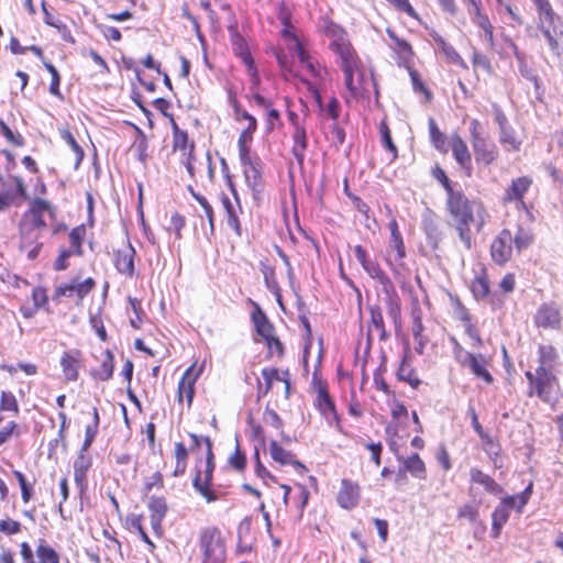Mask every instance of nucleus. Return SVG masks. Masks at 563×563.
I'll return each instance as SVG.
<instances>
[{"mask_svg": "<svg viewBox=\"0 0 563 563\" xmlns=\"http://www.w3.org/2000/svg\"><path fill=\"white\" fill-rule=\"evenodd\" d=\"M532 234L529 231L518 228L515 235H512V245L518 252H521L532 243Z\"/></svg>", "mask_w": 563, "mask_h": 563, "instance_id": "obj_40", "label": "nucleus"}, {"mask_svg": "<svg viewBox=\"0 0 563 563\" xmlns=\"http://www.w3.org/2000/svg\"><path fill=\"white\" fill-rule=\"evenodd\" d=\"M174 148L181 150V151H186L187 148L190 150V144L188 143L187 133L184 131H180L176 125H175V132H174Z\"/></svg>", "mask_w": 563, "mask_h": 563, "instance_id": "obj_54", "label": "nucleus"}, {"mask_svg": "<svg viewBox=\"0 0 563 563\" xmlns=\"http://www.w3.org/2000/svg\"><path fill=\"white\" fill-rule=\"evenodd\" d=\"M196 379L197 375H194V367L191 366L185 371L178 383V401L181 402L185 397L188 407L192 404Z\"/></svg>", "mask_w": 563, "mask_h": 563, "instance_id": "obj_18", "label": "nucleus"}, {"mask_svg": "<svg viewBox=\"0 0 563 563\" xmlns=\"http://www.w3.org/2000/svg\"><path fill=\"white\" fill-rule=\"evenodd\" d=\"M236 119H243L247 121V126L241 132L239 140L252 141L253 133L256 131L257 122L256 119L245 110H240L235 107Z\"/></svg>", "mask_w": 563, "mask_h": 563, "instance_id": "obj_28", "label": "nucleus"}, {"mask_svg": "<svg viewBox=\"0 0 563 563\" xmlns=\"http://www.w3.org/2000/svg\"><path fill=\"white\" fill-rule=\"evenodd\" d=\"M471 482L482 485L484 489L495 496L503 493V487L488 474H485L478 468H471L470 471Z\"/></svg>", "mask_w": 563, "mask_h": 563, "instance_id": "obj_19", "label": "nucleus"}, {"mask_svg": "<svg viewBox=\"0 0 563 563\" xmlns=\"http://www.w3.org/2000/svg\"><path fill=\"white\" fill-rule=\"evenodd\" d=\"M96 286L93 278L88 277L85 280L73 278L69 283L60 284L56 287L53 299L58 300L60 297H73L76 295L78 300H82Z\"/></svg>", "mask_w": 563, "mask_h": 563, "instance_id": "obj_7", "label": "nucleus"}, {"mask_svg": "<svg viewBox=\"0 0 563 563\" xmlns=\"http://www.w3.org/2000/svg\"><path fill=\"white\" fill-rule=\"evenodd\" d=\"M324 33L331 40L330 47L339 57L344 74L345 87L355 97L362 87L364 74L358 69V58L347 38V34L332 22L325 24Z\"/></svg>", "mask_w": 563, "mask_h": 563, "instance_id": "obj_1", "label": "nucleus"}, {"mask_svg": "<svg viewBox=\"0 0 563 563\" xmlns=\"http://www.w3.org/2000/svg\"><path fill=\"white\" fill-rule=\"evenodd\" d=\"M386 32L390 40L389 47L398 55V64L408 63L412 57L411 45L406 40L399 37L391 29H387Z\"/></svg>", "mask_w": 563, "mask_h": 563, "instance_id": "obj_16", "label": "nucleus"}, {"mask_svg": "<svg viewBox=\"0 0 563 563\" xmlns=\"http://www.w3.org/2000/svg\"><path fill=\"white\" fill-rule=\"evenodd\" d=\"M402 462L404 470L406 472H409L413 477H417L419 479L426 478V465L417 453L402 460Z\"/></svg>", "mask_w": 563, "mask_h": 563, "instance_id": "obj_27", "label": "nucleus"}, {"mask_svg": "<svg viewBox=\"0 0 563 563\" xmlns=\"http://www.w3.org/2000/svg\"><path fill=\"white\" fill-rule=\"evenodd\" d=\"M429 132H430V139L433 144V146L442 152H448V142H446V135L442 133L435 123V120L433 118L429 119Z\"/></svg>", "mask_w": 563, "mask_h": 563, "instance_id": "obj_29", "label": "nucleus"}, {"mask_svg": "<svg viewBox=\"0 0 563 563\" xmlns=\"http://www.w3.org/2000/svg\"><path fill=\"white\" fill-rule=\"evenodd\" d=\"M36 555L40 563H59L58 553L49 545L45 543V540H40V544L36 548Z\"/></svg>", "mask_w": 563, "mask_h": 563, "instance_id": "obj_33", "label": "nucleus"}, {"mask_svg": "<svg viewBox=\"0 0 563 563\" xmlns=\"http://www.w3.org/2000/svg\"><path fill=\"white\" fill-rule=\"evenodd\" d=\"M475 159L477 164L484 166L490 165L498 156V148L494 142L488 139H477L472 143Z\"/></svg>", "mask_w": 563, "mask_h": 563, "instance_id": "obj_10", "label": "nucleus"}, {"mask_svg": "<svg viewBox=\"0 0 563 563\" xmlns=\"http://www.w3.org/2000/svg\"><path fill=\"white\" fill-rule=\"evenodd\" d=\"M59 134H60V137L70 146V148L76 154L75 167L77 168L80 165L81 161L84 159V156H85L84 150L77 143V141L75 140V137L70 133V131L63 129V130H59Z\"/></svg>", "mask_w": 563, "mask_h": 563, "instance_id": "obj_37", "label": "nucleus"}, {"mask_svg": "<svg viewBox=\"0 0 563 563\" xmlns=\"http://www.w3.org/2000/svg\"><path fill=\"white\" fill-rule=\"evenodd\" d=\"M186 224L185 218L178 212H174L169 220V225L167 228L168 231H173L176 234L177 239L181 238V230Z\"/></svg>", "mask_w": 563, "mask_h": 563, "instance_id": "obj_50", "label": "nucleus"}, {"mask_svg": "<svg viewBox=\"0 0 563 563\" xmlns=\"http://www.w3.org/2000/svg\"><path fill=\"white\" fill-rule=\"evenodd\" d=\"M194 487L206 498L208 503L214 501L218 499L217 495L211 492L207 484H202L200 479V473L196 475L194 478Z\"/></svg>", "mask_w": 563, "mask_h": 563, "instance_id": "obj_51", "label": "nucleus"}, {"mask_svg": "<svg viewBox=\"0 0 563 563\" xmlns=\"http://www.w3.org/2000/svg\"><path fill=\"white\" fill-rule=\"evenodd\" d=\"M316 404H317L318 409L320 410V412L323 416L329 417L330 415H334L335 413L334 404L331 400V398H330V396L328 394L327 388L323 387V386H320L318 388V395H317Z\"/></svg>", "mask_w": 563, "mask_h": 563, "instance_id": "obj_31", "label": "nucleus"}, {"mask_svg": "<svg viewBox=\"0 0 563 563\" xmlns=\"http://www.w3.org/2000/svg\"><path fill=\"white\" fill-rule=\"evenodd\" d=\"M252 320L254 322L257 334L261 335L265 341L274 335V327L268 321L266 314L261 310L260 307H256L255 311L252 312Z\"/></svg>", "mask_w": 563, "mask_h": 563, "instance_id": "obj_24", "label": "nucleus"}, {"mask_svg": "<svg viewBox=\"0 0 563 563\" xmlns=\"http://www.w3.org/2000/svg\"><path fill=\"white\" fill-rule=\"evenodd\" d=\"M143 516L142 515H130L126 518V522L131 529H134L137 531L142 538V540L151 545H153L152 541L150 540L147 533L145 532L143 525H142Z\"/></svg>", "mask_w": 563, "mask_h": 563, "instance_id": "obj_43", "label": "nucleus"}, {"mask_svg": "<svg viewBox=\"0 0 563 563\" xmlns=\"http://www.w3.org/2000/svg\"><path fill=\"white\" fill-rule=\"evenodd\" d=\"M432 175H433V177H434L438 181H440V183L442 184V186H443V187H444V189H445L446 195H449L450 192H452V191L456 190V189L452 186V184H451L450 179L448 178V176H446L445 172H444L441 167L437 166V167L433 169Z\"/></svg>", "mask_w": 563, "mask_h": 563, "instance_id": "obj_57", "label": "nucleus"}, {"mask_svg": "<svg viewBox=\"0 0 563 563\" xmlns=\"http://www.w3.org/2000/svg\"><path fill=\"white\" fill-rule=\"evenodd\" d=\"M472 291L477 299H483L489 294L488 282L485 277H476L472 283Z\"/></svg>", "mask_w": 563, "mask_h": 563, "instance_id": "obj_47", "label": "nucleus"}, {"mask_svg": "<svg viewBox=\"0 0 563 563\" xmlns=\"http://www.w3.org/2000/svg\"><path fill=\"white\" fill-rule=\"evenodd\" d=\"M516 500V497L508 496L495 508L492 515V530L495 538L499 536L501 527L507 522L509 518V510L515 506Z\"/></svg>", "mask_w": 563, "mask_h": 563, "instance_id": "obj_14", "label": "nucleus"}, {"mask_svg": "<svg viewBox=\"0 0 563 563\" xmlns=\"http://www.w3.org/2000/svg\"><path fill=\"white\" fill-rule=\"evenodd\" d=\"M539 366L547 367L551 365L558 357V352L554 346L549 344H541L538 349Z\"/></svg>", "mask_w": 563, "mask_h": 563, "instance_id": "obj_39", "label": "nucleus"}, {"mask_svg": "<svg viewBox=\"0 0 563 563\" xmlns=\"http://www.w3.org/2000/svg\"><path fill=\"white\" fill-rule=\"evenodd\" d=\"M0 532L8 536L16 534L21 532V523L13 519H5L0 521Z\"/></svg>", "mask_w": 563, "mask_h": 563, "instance_id": "obj_55", "label": "nucleus"}, {"mask_svg": "<svg viewBox=\"0 0 563 563\" xmlns=\"http://www.w3.org/2000/svg\"><path fill=\"white\" fill-rule=\"evenodd\" d=\"M371 312V323L372 327L375 328L379 332L380 340L387 339V332L384 324V318L380 307L372 306L369 308Z\"/></svg>", "mask_w": 563, "mask_h": 563, "instance_id": "obj_36", "label": "nucleus"}, {"mask_svg": "<svg viewBox=\"0 0 563 563\" xmlns=\"http://www.w3.org/2000/svg\"><path fill=\"white\" fill-rule=\"evenodd\" d=\"M539 13V29L552 51L559 46L563 37V24L561 19L553 12L550 2H536Z\"/></svg>", "mask_w": 563, "mask_h": 563, "instance_id": "obj_4", "label": "nucleus"}, {"mask_svg": "<svg viewBox=\"0 0 563 563\" xmlns=\"http://www.w3.org/2000/svg\"><path fill=\"white\" fill-rule=\"evenodd\" d=\"M13 475L19 482L23 501L27 503L31 499V488L26 484L24 475L20 471H13Z\"/></svg>", "mask_w": 563, "mask_h": 563, "instance_id": "obj_62", "label": "nucleus"}, {"mask_svg": "<svg viewBox=\"0 0 563 563\" xmlns=\"http://www.w3.org/2000/svg\"><path fill=\"white\" fill-rule=\"evenodd\" d=\"M470 13L473 14V21L484 31L490 26H493L486 15H483L479 12V8L477 2H472L470 7Z\"/></svg>", "mask_w": 563, "mask_h": 563, "instance_id": "obj_49", "label": "nucleus"}, {"mask_svg": "<svg viewBox=\"0 0 563 563\" xmlns=\"http://www.w3.org/2000/svg\"><path fill=\"white\" fill-rule=\"evenodd\" d=\"M360 499V486L350 479H342L338 504L345 509L354 508Z\"/></svg>", "mask_w": 563, "mask_h": 563, "instance_id": "obj_11", "label": "nucleus"}, {"mask_svg": "<svg viewBox=\"0 0 563 563\" xmlns=\"http://www.w3.org/2000/svg\"><path fill=\"white\" fill-rule=\"evenodd\" d=\"M390 247L396 251L397 258L401 260L406 256L405 244L395 221L390 223Z\"/></svg>", "mask_w": 563, "mask_h": 563, "instance_id": "obj_34", "label": "nucleus"}, {"mask_svg": "<svg viewBox=\"0 0 563 563\" xmlns=\"http://www.w3.org/2000/svg\"><path fill=\"white\" fill-rule=\"evenodd\" d=\"M397 377L398 379L408 383L413 388H418V386L421 384V380L418 378L416 371L408 362L407 355H405L401 361V364L397 371Z\"/></svg>", "mask_w": 563, "mask_h": 563, "instance_id": "obj_26", "label": "nucleus"}, {"mask_svg": "<svg viewBox=\"0 0 563 563\" xmlns=\"http://www.w3.org/2000/svg\"><path fill=\"white\" fill-rule=\"evenodd\" d=\"M221 202L227 213V223L235 232L238 236L242 235V228L238 217V211L230 198L222 195Z\"/></svg>", "mask_w": 563, "mask_h": 563, "instance_id": "obj_25", "label": "nucleus"}, {"mask_svg": "<svg viewBox=\"0 0 563 563\" xmlns=\"http://www.w3.org/2000/svg\"><path fill=\"white\" fill-rule=\"evenodd\" d=\"M536 324L541 328H556L560 325L561 316L559 308L553 303L542 305L534 317Z\"/></svg>", "mask_w": 563, "mask_h": 563, "instance_id": "obj_13", "label": "nucleus"}, {"mask_svg": "<svg viewBox=\"0 0 563 563\" xmlns=\"http://www.w3.org/2000/svg\"><path fill=\"white\" fill-rule=\"evenodd\" d=\"M82 355L79 350H69L64 352L60 357V367L67 382L78 379V371L81 366Z\"/></svg>", "mask_w": 563, "mask_h": 563, "instance_id": "obj_9", "label": "nucleus"}, {"mask_svg": "<svg viewBox=\"0 0 563 563\" xmlns=\"http://www.w3.org/2000/svg\"><path fill=\"white\" fill-rule=\"evenodd\" d=\"M294 145L292 154L297 162L302 165L305 161V153L307 150V132L301 125L295 124V132L292 134Z\"/></svg>", "mask_w": 563, "mask_h": 563, "instance_id": "obj_21", "label": "nucleus"}, {"mask_svg": "<svg viewBox=\"0 0 563 563\" xmlns=\"http://www.w3.org/2000/svg\"><path fill=\"white\" fill-rule=\"evenodd\" d=\"M363 268L372 278L377 279L382 285H390L389 277L379 268V266L374 261L371 260L363 266Z\"/></svg>", "mask_w": 563, "mask_h": 563, "instance_id": "obj_42", "label": "nucleus"}, {"mask_svg": "<svg viewBox=\"0 0 563 563\" xmlns=\"http://www.w3.org/2000/svg\"><path fill=\"white\" fill-rule=\"evenodd\" d=\"M260 163L243 169L247 185L255 190L261 185Z\"/></svg>", "mask_w": 563, "mask_h": 563, "instance_id": "obj_44", "label": "nucleus"}, {"mask_svg": "<svg viewBox=\"0 0 563 563\" xmlns=\"http://www.w3.org/2000/svg\"><path fill=\"white\" fill-rule=\"evenodd\" d=\"M89 466H90L89 460L84 455V452L80 451L79 456L77 457V460L74 463L76 478H78L79 475L85 476Z\"/></svg>", "mask_w": 563, "mask_h": 563, "instance_id": "obj_59", "label": "nucleus"}, {"mask_svg": "<svg viewBox=\"0 0 563 563\" xmlns=\"http://www.w3.org/2000/svg\"><path fill=\"white\" fill-rule=\"evenodd\" d=\"M0 409L2 411H13L15 413L19 411L18 401L12 393H1Z\"/></svg>", "mask_w": 563, "mask_h": 563, "instance_id": "obj_48", "label": "nucleus"}, {"mask_svg": "<svg viewBox=\"0 0 563 563\" xmlns=\"http://www.w3.org/2000/svg\"><path fill=\"white\" fill-rule=\"evenodd\" d=\"M264 420L266 423L271 424L273 428L277 429V430H282L283 429V420L282 418L278 416V413L271 409V408H266L265 411H264Z\"/></svg>", "mask_w": 563, "mask_h": 563, "instance_id": "obj_58", "label": "nucleus"}, {"mask_svg": "<svg viewBox=\"0 0 563 563\" xmlns=\"http://www.w3.org/2000/svg\"><path fill=\"white\" fill-rule=\"evenodd\" d=\"M289 49L297 54L299 62L303 66L311 59L308 53L305 51L300 40H295V45H289Z\"/></svg>", "mask_w": 563, "mask_h": 563, "instance_id": "obj_63", "label": "nucleus"}, {"mask_svg": "<svg viewBox=\"0 0 563 563\" xmlns=\"http://www.w3.org/2000/svg\"><path fill=\"white\" fill-rule=\"evenodd\" d=\"M43 64L52 76L51 85H49V92L52 95H54L55 97L63 99V95L60 93V90H59L60 77H59V74H58L56 67L46 60H44Z\"/></svg>", "mask_w": 563, "mask_h": 563, "instance_id": "obj_41", "label": "nucleus"}, {"mask_svg": "<svg viewBox=\"0 0 563 563\" xmlns=\"http://www.w3.org/2000/svg\"><path fill=\"white\" fill-rule=\"evenodd\" d=\"M189 190H190L192 197L196 199V201L202 207V211H205L206 217L208 218L210 229H211V231H213L214 230V218H213V209H212L211 205L208 202V200L203 196L196 194L191 187L189 188Z\"/></svg>", "mask_w": 563, "mask_h": 563, "instance_id": "obj_45", "label": "nucleus"}, {"mask_svg": "<svg viewBox=\"0 0 563 563\" xmlns=\"http://www.w3.org/2000/svg\"><path fill=\"white\" fill-rule=\"evenodd\" d=\"M423 228H424L428 239L430 241H432L434 244H437L441 234H440L438 224L433 221V219H431V218L424 219Z\"/></svg>", "mask_w": 563, "mask_h": 563, "instance_id": "obj_52", "label": "nucleus"}, {"mask_svg": "<svg viewBox=\"0 0 563 563\" xmlns=\"http://www.w3.org/2000/svg\"><path fill=\"white\" fill-rule=\"evenodd\" d=\"M471 369V372L477 377L483 379L487 384H492L494 378L487 369V360L483 354L472 353L467 356V360L462 364Z\"/></svg>", "mask_w": 563, "mask_h": 563, "instance_id": "obj_15", "label": "nucleus"}, {"mask_svg": "<svg viewBox=\"0 0 563 563\" xmlns=\"http://www.w3.org/2000/svg\"><path fill=\"white\" fill-rule=\"evenodd\" d=\"M279 20L284 25V29L282 31L283 36L291 42L289 45H295V40L299 38L292 31L294 27L290 23V12L285 5L280 8Z\"/></svg>", "mask_w": 563, "mask_h": 563, "instance_id": "obj_35", "label": "nucleus"}, {"mask_svg": "<svg viewBox=\"0 0 563 563\" xmlns=\"http://www.w3.org/2000/svg\"><path fill=\"white\" fill-rule=\"evenodd\" d=\"M499 142L507 151H519L520 142L515 136V131L511 126L500 130Z\"/></svg>", "mask_w": 563, "mask_h": 563, "instance_id": "obj_38", "label": "nucleus"}, {"mask_svg": "<svg viewBox=\"0 0 563 563\" xmlns=\"http://www.w3.org/2000/svg\"><path fill=\"white\" fill-rule=\"evenodd\" d=\"M134 255L135 250L128 243V245L114 252V266L120 274L129 277L134 275Z\"/></svg>", "mask_w": 563, "mask_h": 563, "instance_id": "obj_12", "label": "nucleus"}, {"mask_svg": "<svg viewBox=\"0 0 563 563\" xmlns=\"http://www.w3.org/2000/svg\"><path fill=\"white\" fill-rule=\"evenodd\" d=\"M114 368L113 355L107 350L104 352V358L98 369L93 372V376L102 382L109 380L112 377Z\"/></svg>", "mask_w": 563, "mask_h": 563, "instance_id": "obj_32", "label": "nucleus"}, {"mask_svg": "<svg viewBox=\"0 0 563 563\" xmlns=\"http://www.w3.org/2000/svg\"><path fill=\"white\" fill-rule=\"evenodd\" d=\"M262 377L265 380V390L264 394H267L273 386L274 379H279V373L276 368H263L262 369Z\"/></svg>", "mask_w": 563, "mask_h": 563, "instance_id": "obj_60", "label": "nucleus"}, {"mask_svg": "<svg viewBox=\"0 0 563 563\" xmlns=\"http://www.w3.org/2000/svg\"><path fill=\"white\" fill-rule=\"evenodd\" d=\"M235 441H236L235 450H234L233 454L230 456L229 462H230V465L234 470L241 472L245 468L246 457H245V454L240 449L238 438H235Z\"/></svg>", "mask_w": 563, "mask_h": 563, "instance_id": "obj_46", "label": "nucleus"}, {"mask_svg": "<svg viewBox=\"0 0 563 563\" xmlns=\"http://www.w3.org/2000/svg\"><path fill=\"white\" fill-rule=\"evenodd\" d=\"M446 206L456 222L460 240L466 249L472 247L471 224L478 218V230L484 225L485 208L477 200H470L461 189L446 195Z\"/></svg>", "mask_w": 563, "mask_h": 563, "instance_id": "obj_2", "label": "nucleus"}, {"mask_svg": "<svg viewBox=\"0 0 563 563\" xmlns=\"http://www.w3.org/2000/svg\"><path fill=\"white\" fill-rule=\"evenodd\" d=\"M451 147L459 165L466 169L467 175H470L472 170V157L466 143L459 135H454L451 140Z\"/></svg>", "mask_w": 563, "mask_h": 563, "instance_id": "obj_17", "label": "nucleus"}, {"mask_svg": "<svg viewBox=\"0 0 563 563\" xmlns=\"http://www.w3.org/2000/svg\"><path fill=\"white\" fill-rule=\"evenodd\" d=\"M555 380L556 378L550 369L544 366H538L533 385V395H537L543 401H549Z\"/></svg>", "mask_w": 563, "mask_h": 563, "instance_id": "obj_8", "label": "nucleus"}, {"mask_svg": "<svg viewBox=\"0 0 563 563\" xmlns=\"http://www.w3.org/2000/svg\"><path fill=\"white\" fill-rule=\"evenodd\" d=\"M97 26L107 40H112L114 42L121 41V38H122L121 32L117 27L104 25L101 23L98 24Z\"/></svg>", "mask_w": 563, "mask_h": 563, "instance_id": "obj_61", "label": "nucleus"}, {"mask_svg": "<svg viewBox=\"0 0 563 563\" xmlns=\"http://www.w3.org/2000/svg\"><path fill=\"white\" fill-rule=\"evenodd\" d=\"M148 509L151 511L152 527L154 529L159 528L167 511L165 499L163 497L152 496L148 500Z\"/></svg>", "mask_w": 563, "mask_h": 563, "instance_id": "obj_23", "label": "nucleus"}, {"mask_svg": "<svg viewBox=\"0 0 563 563\" xmlns=\"http://www.w3.org/2000/svg\"><path fill=\"white\" fill-rule=\"evenodd\" d=\"M512 234L510 230L504 229L492 241L490 256L496 265L504 266L512 256Z\"/></svg>", "mask_w": 563, "mask_h": 563, "instance_id": "obj_6", "label": "nucleus"}, {"mask_svg": "<svg viewBox=\"0 0 563 563\" xmlns=\"http://www.w3.org/2000/svg\"><path fill=\"white\" fill-rule=\"evenodd\" d=\"M451 341L453 343L454 356L456 361L462 365L467 360V356H470L472 353L465 351L463 346L454 338H452Z\"/></svg>", "mask_w": 563, "mask_h": 563, "instance_id": "obj_64", "label": "nucleus"}, {"mask_svg": "<svg viewBox=\"0 0 563 563\" xmlns=\"http://www.w3.org/2000/svg\"><path fill=\"white\" fill-rule=\"evenodd\" d=\"M531 184V179L526 176L514 179L510 187L506 191L504 200L506 202L521 200Z\"/></svg>", "mask_w": 563, "mask_h": 563, "instance_id": "obj_22", "label": "nucleus"}, {"mask_svg": "<svg viewBox=\"0 0 563 563\" xmlns=\"http://www.w3.org/2000/svg\"><path fill=\"white\" fill-rule=\"evenodd\" d=\"M199 548L202 553V563H224L225 543L218 528L211 527L201 531Z\"/></svg>", "mask_w": 563, "mask_h": 563, "instance_id": "obj_5", "label": "nucleus"}, {"mask_svg": "<svg viewBox=\"0 0 563 563\" xmlns=\"http://www.w3.org/2000/svg\"><path fill=\"white\" fill-rule=\"evenodd\" d=\"M433 40L437 43L438 47L452 63L460 65L461 67L467 68L464 59L460 56V54L454 49L453 46H451L443 40V37L437 34L433 36Z\"/></svg>", "mask_w": 563, "mask_h": 563, "instance_id": "obj_30", "label": "nucleus"}, {"mask_svg": "<svg viewBox=\"0 0 563 563\" xmlns=\"http://www.w3.org/2000/svg\"><path fill=\"white\" fill-rule=\"evenodd\" d=\"M47 212L51 218L55 217L54 208L44 199L35 198L32 200L29 210L23 214L20 222V233L23 240L31 236L36 230L46 228L43 214Z\"/></svg>", "mask_w": 563, "mask_h": 563, "instance_id": "obj_3", "label": "nucleus"}, {"mask_svg": "<svg viewBox=\"0 0 563 563\" xmlns=\"http://www.w3.org/2000/svg\"><path fill=\"white\" fill-rule=\"evenodd\" d=\"M269 453L272 459L280 465H294L297 468L306 470V467L297 461L292 453L283 449L275 440L269 443Z\"/></svg>", "mask_w": 563, "mask_h": 563, "instance_id": "obj_20", "label": "nucleus"}, {"mask_svg": "<svg viewBox=\"0 0 563 563\" xmlns=\"http://www.w3.org/2000/svg\"><path fill=\"white\" fill-rule=\"evenodd\" d=\"M85 235V229L82 227L74 228L69 233L70 246L75 249L78 254H81V242Z\"/></svg>", "mask_w": 563, "mask_h": 563, "instance_id": "obj_53", "label": "nucleus"}, {"mask_svg": "<svg viewBox=\"0 0 563 563\" xmlns=\"http://www.w3.org/2000/svg\"><path fill=\"white\" fill-rule=\"evenodd\" d=\"M387 308L389 317L397 324L400 320V303L397 296L388 298Z\"/></svg>", "mask_w": 563, "mask_h": 563, "instance_id": "obj_56", "label": "nucleus"}]
</instances>
